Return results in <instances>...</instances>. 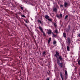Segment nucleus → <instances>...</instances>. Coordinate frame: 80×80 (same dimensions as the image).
<instances>
[{"label": "nucleus", "mask_w": 80, "mask_h": 80, "mask_svg": "<svg viewBox=\"0 0 80 80\" xmlns=\"http://www.w3.org/2000/svg\"><path fill=\"white\" fill-rule=\"evenodd\" d=\"M39 29L40 30V31H41V32L43 33V35H45V32H43V30H42V28L41 27H39Z\"/></svg>", "instance_id": "obj_1"}, {"label": "nucleus", "mask_w": 80, "mask_h": 80, "mask_svg": "<svg viewBox=\"0 0 80 80\" xmlns=\"http://www.w3.org/2000/svg\"><path fill=\"white\" fill-rule=\"evenodd\" d=\"M58 8V6H57V8H53V11H54V12H56L57 11Z\"/></svg>", "instance_id": "obj_2"}, {"label": "nucleus", "mask_w": 80, "mask_h": 80, "mask_svg": "<svg viewBox=\"0 0 80 80\" xmlns=\"http://www.w3.org/2000/svg\"><path fill=\"white\" fill-rule=\"evenodd\" d=\"M59 53H58L57 51H56V54L54 55V56L55 57H56L57 58V56H59Z\"/></svg>", "instance_id": "obj_3"}, {"label": "nucleus", "mask_w": 80, "mask_h": 80, "mask_svg": "<svg viewBox=\"0 0 80 80\" xmlns=\"http://www.w3.org/2000/svg\"><path fill=\"white\" fill-rule=\"evenodd\" d=\"M64 6L65 7H68V3L65 2L64 3Z\"/></svg>", "instance_id": "obj_4"}, {"label": "nucleus", "mask_w": 80, "mask_h": 80, "mask_svg": "<svg viewBox=\"0 0 80 80\" xmlns=\"http://www.w3.org/2000/svg\"><path fill=\"white\" fill-rule=\"evenodd\" d=\"M67 40L68 42H67V43H68V45H70V44L71 43L70 39V38H68L67 39Z\"/></svg>", "instance_id": "obj_5"}, {"label": "nucleus", "mask_w": 80, "mask_h": 80, "mask_svg": "<svg viewBox=\"0 0 80 80\" xmlns=\"http://www.w3.org/2000/svg\"><path fill=\"white\" fill-rule=\"evenodd\" d=\"M57 63L58 65H59L60 64V61H59V60H58V57H57Z\"/></svg>", "instance_id": "obj_6"}, {"label": "nucleus", "mask_w": 80, "mask_h": 80, "mask_svg": "<svg viewBox=\"0 0 80 80\" xmlns=\"http://www.w3.org/2000/svg\"><path fill=\"white\" fill-rule=\"evenodd\" d=\"M52 33V31H51V30H49L48 32V34L49 35L50 34H51Z\"/></svg>", "instance_id": "obj_7"}, {"label": "nucleus", "mask_w": 80, "mask_h": 80, "mask_svg": "<svg viewBox=\"0 0 80 80\" xmlns=\"http://www.w3.org/2000/svg\"><path fill=\"white\" fill-rule=\"evenodd\" d=\"M65 74L66 75V78H67V71L66 70H65Z\"/></svg>", "instance_id": "obj_8"}, {"label": "nucleus", "mask_w": 80, "mask_h": 80, "mask_svg": "<svg viewBox=\"0 0 80 80\" xmlns=\"http://www.w3.org/2000/svg\"><path fill=\"white\" fill-rule=\"evenodd\" d=\"M48 18H49V16L48 15H46L45 16V18L46 19H48Z\"/></svg>", "instance_id": "obj_9"}, {"label": "nucleus", "mask_w": 80, "mask_h": 80, "mask_svg": "<svg viewBox=\"0 0 80 80\" xmlns=\"http://www.w3.org/2000/svg\"><path fill=\"white\" fill-rule=\"evenodd\" d=\"M63 36L64 38H66V34L65 33H63Z\"/></svg>", "instance_id": "obj_10"}, {"label": "nucleus", "mask_w": 80, "mask_h": 80, "mask_svg": "<svg viewBox=\"0 0 80 80\" xmlns=\"http://www.w3.org/2000/svg\"><path fill=\"white\" fill-rule=\"evenodd\" d=\"M59 66L60 67H62V66H63V64H62V63H60L59 64Z\"/></svg>", "instance_id": "obj_11"}, {"label": "nucleus", "mask_w": 80, "mask_h": 80, "mask_svg": "<svg viewBox=\"0 0 80 80\" xmlns=\"http://www.w3.org/2000/svg\"><path fill=\"white\" fill-rule=\"evenodd\" d=\"M67 50L68 51H70V48L68 46H67Z\"/></svg>", "instance_id": "obj_12"}, {"label": "nucleus", "mask_w": 80, "mask_h": 80, "mask_svg": "<svg viewBox=\"0 0 80 80\" xmlns=\"http://www.w3.org/2000/svg\"><path fill=\"white\" fill-rule=\"evenodd\" d=\"M52 37H56V35L54 34H53V33H52Z\"/></svg>", "instance_id": "obj_13"}, {"label": "nucleus", "mask_w": 80, "mask_h": 80, "mask_svg": "<svg viewBox=\"0 0 80 80\" xmlns=\"http://www.w3.org/2000/svg\"><path fill=\"white\" fill-rule=\"evenodd\" d=\"M48 21H50V22H52V19L51 18H48Z\"/></svg>", "instance_id": "obj_14"}, {"label": "nucleus", "mask_w": 80, "mask_h": 80, "mask_svg": "<svg viewBox=\"0 0 80 80\" xmlns=\"http://www.w3.org/2000/svg\"><path fill=\"white\" fill-rule=\"evenodd\" d=\"M55 33H58V30L57 29H56V30L55 31Z\"/></svg>", "instance_id": "obj_15"}, {"label": "nucleus", "mask_w": 80, "mask_h": 80, "mask_svg": "<svg viewBox=\"0 0 80 80\" xmlns=\"http://www.w3.org/2000/svg\"><path fill=\"white\" fill-rule=\"evenodd\" d=\"M59 58L60 60H62V57L61 56H59Z\"/></svg>", "instance_id": "obj_16"}, {"label": "nucleus", "mask_w": 80, "mask_h": 80, "mask_svg": "<svg viewBox=\"0 0 80 80\" xmlns=\"http://www.w3.org/2000/svg\"><path fill=\"white\" fill-rule=\"evenodd\" d=\"M24 21L25 22H26V23H28L29 22L28 20H25Z\"/></svg>", "instance_id": "obj_17"}, {"label": "nucleus", "mask_w": 80, "mask_h": 80, "mask_svg": "<svg viewBox=\"0 0 80 80\" xmlns=\"http://www.w3.org/2000/svg\"><path fill=\"white\" fill-rule=\"evenodd\" d=\"M56 41H54L53 42V44H54V45H55V44H56Z\"/></svg>", "instance_id": "obj_18"}, {"label": "nucleus", "mask_w": 80, "mask_h": 80, "mask_svg": "<svg viewBox=\"0 0 80 80\" xmlns=\"http://www.w3.org/2000/svg\"><path fill=\"white\" fill-rule=\"evenodd\" d=\"M78 64L79 65H80V60H79L78 62Z\"/></svg>", "instance_id": "obj_19"}, {"label": "nucleus", "mask_w": 80, "mask_h": 80, "mask_svg": "<svg viewBox=\"0 0 80 80\" xmlns=\"http://www.w3.org/2000/svg\"><path fill=\"white\" fill-rule=\"evenodd\" d=\"M68 15H66L65 17V19H67V18H68Z\"/></svg>", "instance_id": "obj_20"}, {"label": "nucleus", "mask_w": 80, "mask_h": 80, "mask_svg": "<svg viewBox=\"0 0 80 80\" xmlns=\"http://www.w3.org/2000/svg\"><path fill=\"white\" fill-rule=\"evenodd\" d=\"M51 41V38H50L48 40V42H50Z\"/></svg>", "instance_id": "obj_21"}, {"label": "nucleus", "mask_w": 80, "mask_h": 80, "mask_svg": "<svg viewBox=\"0 0 80 80\" xmlns=\"http://www.w3.org/2000/svg\"><path fill=\"white\" fill-rule=\"evenodd\" d=\"M61 77L62 79V80H63V76L62 75H61Z\"/></svg>", "instance_id": "obj_22"}, {"label": "nucleus", "mask_w": 80, "mask_h": 80, "mask_svg": "<svg viewBox=\"0 0 80 80\" xmlns=\"http://www.w3.org/2000/svg\"><path fill=\"white\" fill-rule=\"evenodd\" d=\"M53 24L54 27H57V25L55 24V23H54Z\"/></svg>", "instance_id": "obj_23"}, {"label": "nucleus", "mask_w": 80, "mask_h": 80, "mask_svg": "<svg viewBox=\"0 0 80 80\" xmlns=\"http://www.w3.org/2000/svg\"><path fill=\"white\" fill-rule=\"evenodd\" d=\"M62 14H60V18H62Z\"/></svg>", "instance_id": "obj_24"}, {"label": "nucleus", "mask_w": 80, "mask_h": 80, "mask_svg": "<svg viewBox=\"0 0 80 80\" xmlns=\"http://www.w3.org/2000/svg\"><path fill=\"white\" fill-rule=\"evenodd\" d=\"M21 9H22V10H23V7H21Z\"/></svg>", "instance_id": "obj_25"}, {"label": "nucleus", "mask_w": 80, "mask_h": 80, "mask_svg": "<svg viewBox=\"0 0 80 80\" xmlns=\"http://www.w3.org/2000/svg\"><path fill=\"white\" fill-rule=\"evenodd\" d=\"M21 16L22 17H25V16L23 15H22Z\"/></svg>", "instance_id": "obj_26"}, {"label": "nucleus", "mask_w": 80, "mask_h": 80, "mask_svg": "<svg viewBox=\"0 0 80 80\" xmlns=\"http://www.w3.org/2000/svg\"><path fill=\"white\" fill-rule=\"evenodd\" d=\"M38 22H39V23H42V22H41V21H40V20H38Z\"/></svg>", "instance_id": "obj_27"}, {"label": "nucleus", "mask_w": 80, "mask_h": 80, "mask_svg": "<svg viewBox=\"0 0 80 80\" xmlns=\"http://www.w3.org/2000/svg\"><path fill=\"white\" fill-rule=\"evenodd\" d=\"M57 17H58V18H60V17H59V16L57 15Z\"/></svg>", "instance_id": "obj_28"}, {"label": "nucleus", "mask_w": 80, "mask_h": 80, "mask_svg": "<svg viewBox=\"0 0 80 80\" xmlns=\"http://www.w3.org/2000/svg\"><path fill=\"white\" fill-rule=\"evenodd\" d=\"M45 54V52H43V55H44Z\"/></svg>", "instance_id": "obj_29"}, {"label": "nucleus", "mask_w": 80, "mask_h": 80, "mask_svg": "<svg viewBox=\"0 0 80 80\" xmlns=\"http://www.w3.org/2000/svg\"><path fill=\"white\" fill-rule=\"evenodd\" d=\"M61 7H63V5H60Z\"/></svg>", "instance_id": "obj_30"}, {"label": "nucleus", "mask_w": 80, "mask_h": 80, "mask_svg": "<svg viewBox=\"0 0 80 80\" xmlns=\"http://www.w3.org/2000/svg\"><path fill=\"white\" fill-rule=\"evenodd\" d=\"M78 37H80V34H78Z\"/></svg>", "instance_id": "obj_31"}, {"label": "nucleus", "mask_w": 80, "mask_h": 80, "mask_svg": "<svg viewBox=\"0 0 80 80\" xmlns=\"http://www.w3.org/2000/svg\"><path fill=\"white\" fill-rule=\"evenodd\" d=\"M50 41H48V44H49V43H50Z\"/></svg>", "instance_id": "obj_32"}, {"label": "nucleus", "mask_w": 80, "mask_h": 80, "mask_svg": "<svg viewBox=\"0 0 80 80\" xmlns=\"http://www.w3.org/2000/svg\"><path fill=\"white\" fill-rule=\"evenodd\" d=\"M47 80H49V78H47Z\"/></svg>", "instance_id": "obj_33"}, {"label": "nucleus", "mask_w": 80, "mask_h": 80, "mask_svg": "<svg viewBox=\"0 0 80 80\" xmlns=\"http://www.w3.org/2000/svg\"><path fill=\"white\" fill-rule=\"evenodd\" d=\"M32 6H33L34 5H33V4H32Z\"/></svg>", "instance_id": "obj_34"}, {"label": "nucleus", "mask_w": 80, "mask_h": 80, "mask_svg": "<svg viewBox=\"0 0 80 80\" xmlns=\"http://www.w3.org/2000/svg\"><path fill=\"white\" fill-rule=\"evenodd\" d=\"M26 3H27V2H26Z\"/></svg>", "instance_id": "obj_35"}]
</instances>
